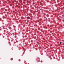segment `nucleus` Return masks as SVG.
I'll return each instance as SVG.
<instances>
[{"mask_svg":"<svg viewBox=\"0 0 64 64\" xmlns=\"http://www.w3.org/2000/svg\"><path fill=\"white\" fill-rule=\"evenodd\" d=\"M23 31H24V30Z\"/></svg>","mask_w":64,"mask_h":64,"instance_id":"obj_4","label":"nucleus"},{"mask_svg":"<svg viewBox=\"0 0 64 64\" xmlns=\"http://www.w3.org/2000/svg\"><path fill=\"white\" fill-rule=\"evenodd\" d=\"M60 20H61V19H60Z\"/></svg>","mask_w":64,"mask_h":64,"instance_id":"obj_5","label":"nucleus"},{"mask_svg":"<svg viewBox=\"0 0 64 64\" xmlns=\"http://www.w3.org/2000/svg\"><path fill=\"white\" fill-rule=\"evenodd\" d=\"M27 19H30V18L29 16H28L27 17Z\"/></svg>","mask_w":64,"mask_h":64,"instance_id":"obj_1","label":"nucleus"},{"mask_svg":"<svg viewBox=\"0 0 64 64\" xmlns=\"http://www.w3.org/2000/svg\"><path fill=\"white\" fill-rule=\"evenodd\" d=\"M46 20H47V18H46Z\"/></svg>","mask_w":64,"mask_h":64,"instance_id":"obj_3","label":"nucleus"},{"mask_svg":"<svg viewBox=\"0 0 64 64\" xmlns=\"http://www.w3.org/2000/svg\"><path fill=\"white\" fill-rule=\"evenodd\" d=\"M62 43V42H60V44H61Z\"/></svg>","mask_w":64,"mask_h":64,"instance_id":"obj_2","label":"nucleus"}]
</instances>
